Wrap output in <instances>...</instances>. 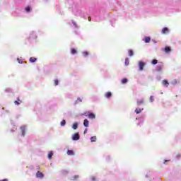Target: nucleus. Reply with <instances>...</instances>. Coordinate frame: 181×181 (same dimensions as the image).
<instances>
[{
    "label": "nucleus",
    "mask_w": 181,
    "mask_h": 181,
    "mask_svg": "<svg viewBox=\"0 0 181 181\" xmlns=\"http://www.w3.org/2000/svg\"><path fill=\"white\" fill-rule=\"evenodd\" d=\"M163 69V63H160V64H158V65H157L156 69V71L157 72H162Z\"/></svg>",
    "instance_id": "obj_1"
},
{
    "label": "nucleus",
    "mask_w": 181,
    "mask_h": 181,
    "mask_svg": "<svg viewBox=\"0 0 181 181\" xmlns=\"http://www.w3.org/2000/svg\"><path fill=\"white\" fill-rule=\"evenodd\" d=\"M73 141H78L80 139V135L78 133H75L74 135L72 136Z\"/></svg>",
    "instance_id": "obj_2"
},
{
    "label": "nucleus",
    "mask_w": 181,
    "mask_h": 181,
    "mask_svg": "<svg viewBox=\"0 0 181 181\" xmlns=\"http://www.w3.org/2000/svg\"><path fill=\"white\" fill-rule=\"evenodd\" d=\"M139 70H140V71H142L143 69L144 68L145 63L143 62H141V61H140V62H139Z\"/></svg>",
    "instance_id": "obj_3"
},
{
    "label": "nucleus",
    "mask_w": 181,
    "mask_h": 181,
    "mask_svg": "<svg viewBox=\"0 0 181 181\" xmlns=\"http://www.w3.org/2000/svg\"><path fill=\"white\" fill-rule=\"evenodd\" d=\"M36 177H37V178L42 179L43 177H44V175H43V174L42 173V172L37 171V174H36Z\"/></svg>",
    "instance_id": "obj_4"
},
{
    "label": "nucleus",
    "mask_w": 181,
    "mask_h": 181,
    "mask_svg": "<svg viewBox=\"0 0 181 181\" xmlns=\"http://www.w3.org/2000/svg\"><path fill=\"white\" fill-rule=\"evenodd\" d=\"M169 33V29L168 28H164L161 30V33L163 35L168 34Z\"/></svg>",
    "instance_id": "obj_5"
},
{
    "label": "nucleus",
    "mask_w": 181,
    "mask_h": 181,
    "mask_svg": "<svg viewBox=\"0 0 181 181\" xmlns=\"http://www.w3.org/2000/svg\"><path fill=\"white\" fill-rule=\"evenodd\" d=\"M88 118L90 119H94L95 118V115L94 113H90L88 115Z\"/></svg>",
    "instance_id": "obj_6"
},
{
    "label": "nucleus",
    "mask_w": 181,
    "mask_h": 181,
    "mask_svg": "<svg viewBox=\"0 0 181 181\" xmlns=\"http://www.w3.org/2000/svg\"><path fill=\"white\" fill-rule=\"evenodd\" d=\"M21 133H22L23 136H25V126L21 127Z\"/></svg>",
    "instance_id": "obj_7"
},
{
    "label": "nucleus",
    "mask_w": 181,
    "mask_h": 181,
    "mask_svg": "<svg viewBox=\"0 0 181 181\" xmlns=\"http://www.w3.org/2000/svg\"><path fill=\"white\" fill-rule=\"evenodd\" d=\"M164 52L170 53L171 52L170 47H165V48H164Z\"/></svg>",
    "instance_id": "obj_8"
},
{
    "label": "nucleus",
    "mask_w": 181,
    "mask_h": 181,
    "mask_svg": "<svg viewBox=\"0 0 181 181\" xmlns=\"http://www.w3.org/2000/svg\"><path fill=\"white\" fill-rule=\"evenodd\" d=\"M144 42H145V43H150L151 37H146L145 38H144Z\"/></svg>",
    "instance_id": "obj_9"
},
{
    "label": "nucleus",
    "mask_w": 181,
    "mask_h": 181,
    "mask_svg": "<svg viewBox=\"0 0 181 181\" xmlns=\"http://www.w3.org/2000/svg\"><path fill=\"white\" fill-rule=\"evenodd\" d=\"M162 84L163 86L168 87L169 82L168 81V80H163Z\"/></svg>",
    "instance_id": "obj_10"
},
{
    "label": "nucleus",
    "mask_w": 181,
    "mask_h": 181,
    "mask_svg": "<svg viewBox=\"0 0 181 181\" xmlns=\"http://www.w3.org/2000/svg\"><path fill=\"white\" fill-rule=\"evenodd\" d=\"M83 126L85 127H89V121L87 119H84L83 121Z\"/></svg>",
    "instance_id": "obj_11"
},
{
    "label": "nucleus",
    "mask_w": 181,
    "mask_h": 181,
    "mask_svg": "<svg viewBox=\"0 0 181 181\" xmlns=\"http://www.w3.org/2000/svg\"><path fill=\"white\" fill-rule=\"evenodd\" d=\"M144 103V100H143V99L137 100V106H140Z\"/></svg>",
    "instance_id": "obj_12"
},
{
    "label": "nucleus",
    "mask_w": 181,
    "mask_h": 181,
    "mask_svg": "<svg viewBox=\"0 0 181 181\" xmlns=\"http://www.w3.org/2000/svg\"><path fill=\"white\" fill-rule=\"evenodd\" d=\"M105 98H110V97H112V93H110V92H107V93H105Z\"/></svg>",
    "instance_id": "obj_13"
},
{
    "label": "nucleus",
    "mask_w": 181,
    "mask_h": 181,
    "mask_svg": "<svg viewBox=\"0 0 181 181\" xmlns=\"http://www.w3.org/2000/svg\"><path fill=\"white\" fill-rule=\"evenodd\" d=\"M67 155L69 156H74V152L72 150H67Z\"/></svg>",
    "instance_id": "obj_14"
},
{
    "label": "nucleus",
    "mask_w": 181,
    "mask_h": 181,
    "mask_svg": "<svg viewBox=\"0 0 181 181\" xmlns=\"http://www.w3.org/2000/svg\"><path fill=\"white\" fill-rule=\"evenodd\" d=\"M97 141V136H93L90 137V142H95Z\"/></svg>",
    "instance_id": "obj_15"
},
{
    "label": "nucleus",
    "mask_w": 181,
    "mask_h": 181,
    "mask_svg": "<svg viewBox=\"0 0 181 181\" xmlns=\"http://www.w3.org/2000/svg\"><path fill=\"white\" fill-rule=\"evenodd\" d=\"M72 128L73 129L76 130L78 128V123L75 122L74 124H73Z\"/></svg>",
    "instance_id": "obj_16"
},
{
    "label": "nucleus",
    "mask_w": 181,
    "mask_h": 181,
    "mask_svg": "<svg viewBox=\"0 0 181 181\" xmlns=\"http://www.w3.org/2000/svg\"><path fill=\"white\" fill-rule=\"evenodd\" d=\"M36 60H37V59H36V58H34V57H31V58L29 59V62H32V63L35 62Z\"/></svg>",
    "instance_id": "obj_17"
},
{
    "label": "nucleus",
    "mask_w": 181,
    "mask_h": 181,
    "mask_svg": "<svg viewBox=\"0 0 181 181\" xmlns=\"http://www.w3.org/2000/svg\"><path fill=\"white\" fill-rule=\"evenodd\" d=\"M141 111H143V109H136V110H134L137 115L140 114Z\"/></svg>",
    "instance_id": "obj_18"
},
{
    "label": "nucleus",
    "mask_w": 181,
    "mask_h": 181,
    "mask_svg": "<svg viewBox=\"0 0 181 181\" xmlns=\"http://www.w3.org/2000/svg\"><path fill=\"white\" fill-rule=\"evenodd\" d=\"M129 59L126 58L125 59V66H129Z\"/></svg>",
    "instance_id": "obj_19"
},
{
    "label": "nucleus",
    "mask_w": 181,
    "mask_h": 181,
    "mask_svg": "<svg viewBox=\"0 0 181 181\" xmlns=\"http://www.w3.org/2000/svg\"><path fill=\"white\" fill-rule=\"evenodd\" d=\"M52 156H53V152L51 151V152H49V153L48 154L47 158H48L49 159H51Z\"/></svg>",
    "instance_id": "obj_20"
},
{
    "label": "nucleus",
    "mask_w": 181,
    "mask_h": 181,
    "mask_svg": "<svg viewBox=\"0 0 181 181\" xmlns=\"http://www.w3.org/2000/svg\"><path fill=\"white\" fill-rule=\"evenodd\" d=\"M127 81H128V80L124 78H123V79L122 80V84H125V83H127Z\"/></svg>",
    "instance_id": "obj_21"
},
{
    "label": "nucleus",
    "mask_w": 181,
    "mask_h": 181,
    "mask_svg": "<svg viewBox=\"0 0 181 181\" xmlns=\"http://www.w3.org/2000/svg\"><path fill=\"white\" fill-rule=\"evenodd\" d=\"M151 63H152L153 65H155V64H158V60L157 59H153Z\"/></svg>",
    "instance_id": "obj_22"
},
{
    "label": "nucleus",
    "mask_w": 181,
    "mask_h": 181,
    "mask_svg": "<svg viewBox=\"0 0 181 181\" xmlns=\"http://www.w3.org/2000/svg\"><path fill=\"white\" fill-rule=\"evenodd\" d=\"M76 53H77L76 49H71V54H76Z\"/></svg>",
    "instance_id": "obj_23"
},
{
    "label": "nucleus",
    "mask_w": 181,
    "mask_h": 181,
    "mask_svg": "<svg viewBox=\"0 0 181 181\" xmlns=\"http://www.w3.org/2000/svg\"><path fill=\"white\" fill-rule=\"evenodd\" d=\"M134 55V52L132 50H129V56L132 57Z\"/></svg>",
    "instance_id": "obj_24"
},
{
    "label": "nucleus",
    "mask_w": 181,
    "mask_h": 181,
    "mask_svg": "<svg viewBox=\"0 0 181 181\" xmlns=\"http://www.w3.org/2000/svg\"><path fill=\"white\" fill-rule=\"evenodd\" d=\"M82 54H83L84 57H86L87 56H88L89 53L88 52H83Z\"/></svg>",
    "instance_id": "obj_25"
},
{
    "label": "nucleus",
    "mask_w": 181,
    "mask_h": 181,
    "mask_svg": "<svg viewBox=\"0 0 181 181\" xmlns=\"http://www.w3.org/2000/svg\"><path fill=\"white\" fill-rule=\"evenodd\" d=\"M65 124H66V120H62V122H61V126L64 127Z\"/></svg>",
    "instance_id": "obj_26"
},
{
    "label": "nucleus",
    "mask_w": 181,
    "mask_h": 181,
    "mask_svg": "<svg viewBox=\"0 0 181 181\" xmlns=\"http://www.w3.org/2000/svg\"><path fill=\"white\" fill-rule=\"evenodd\" d=\"M81 102V99L80 98H78V99H76L75 104H78V103Z\"/></svg>",
    "instance_id": "obj_27"
},
{
    "label": "nucleus",
    "mask_w": 181,
    "mask_h": 181,
    "mask_svg": "<svg viewBox=\"0 0 181 181\" xmlns=\"http://www.w3.org/2000/svg\"><path fill=\"white\" fill-rule=\"evenodd\" d=\"M149 101H151V103L154 101V98L153 95H151V98H149Z\"/></svg>",
    "instance_id": "obj_28"
},
{
    "label": "nucleus",
    "mask_w": 181,
    "mask_h": 181,
    "mask_svg": "<svg viewBox=\"0 0 181 181\" xmlns=\"http://www.w3.org/2000/svg\"><path fill=\"white\" fill-rule=\"evenodd\" d=\"M25 11H26V12H30V6L26 7Z\"/></svg>",
    "instance_id": "obj_29"
},
{
    "label": "nucleus",
    "mask_w": 181,
    "mask_h": 181,
    "mask_svg": "<svg viewBox=\"0 0 181 181\" xmlns=\"http://www.w3.org/2000/svg\"><path fill=\"white\" fill-rule=\"evenodd\" d=\"M54 85H55V86L59 85V81L58 80L54 81Z\"/></svg>",
    "instance_id": "obj_30"
},
{
    "label": "nucleus",
    "mask_w": 181,
    "mask_h": 181,
    "mask_svg": "<svg viewBox=\"0 0 181 181\" xmlns=\"http://www.w3.org/2000/svg\"><path fill=\"white\" fill-rule=\"evenodd\" d=\"M14 104H16V105H19V104H21V103H19L18 100L14 101Z\"/></svg>",
    "instance_id": "obj_31"
},
{
    "label": "nucleus",
    "mask_w": 181,
    "mask_h": 181,
    "mask_svg": "<svg viewBox=\"0 0 181 181\" xmlns=\"http://www.w3.org/2000/svg\"><path fill=\"white\" fill-rule=\"evenodd\" d=\"M17 62H18L19 64H22V60L19 58L17 59Z\"/></svg>",
    "instance_id": "obj_32"
},
{
    "label": "nucleus",
    "mask_w": 181,
    "mask_h": 181,
    "mask_svg": "<svg viewBox=\"0 0 181 181\" xmlns=\"http://www.w3.org/2000/svg\"><path fill=\"white\" fill-rule=\"evenodd\" d=\"M88 21L89 22H90V21H91V17H88Z\"/></svg>",
    "instance_id": "obj_33"
},
{
    "label": "nucleus",
    "mask_w": 181,
    "mask_h": 181,
    "mask_svg": "<svg viewBox=\"0 0 181 181\" xmlns=\"http://www.w3.org/2000/svg\"><path fill=\"white\" fill-rule=\"evenodd\" d=\"M78 175H75V177H74V180H77V179H78Z\"/></svg>",
    "instance_id": "obj_34"
},
{
    "label": "nucleus",
    "mask_w": 181,
    "mask_h": 181,
    "mask_svg": "<svg viewBox=\"0 0 181 181\" xmlns=\"http://www.w3.org/2000/svg\"><path fill=\"white\" fill-rule=\"evenodd\" d=\"M87 133V129H85L84 130V134H86Z\"/></svg>",
    "instance_id": "obj_35"
},
{
    "label": "nucleus",
    "mask_w": 181,
    "mask_h": 181,
    "mask_svg": "<svg viewBox=\"0 0 181 181\" xmlns=\"http://www.w3.org/2000/svg\"><path fill=\"white\" fill-rule=\"evenodd\" d=\"M92 180H93V181H95V177H92Z\"/></svg>",
    "instance_id": "obj_36"
},
{
    "label": "nucleus",
    "mask_w": 181,
    "mask_h": 181,
    "mask_svg": "<svg viewBox=\"0 0 181 181\" xmlns=\"http://www.w3.org/2000/svg\"><path fill=\"white\" fill-rule=\"evenodd\" d=\"M0 181H8V179H3L2 180Z\"/></svg>",
    "instance_id": "obj_37"
},
{
    "label": "nucleus",
    "mask_w": 181,
    "mask_h": 181,
    "mask_svg": "<svg viewBox=\"0 0 181 181\" xmlns=\"http://www.w3.org/2000/svg\"><path fill=\"white\" fill-rule=\"evenodd\" d=\"M73 25H76V24L74 22H72Z\"/></svg>",
    "instance_id": "obj_38"
},
{
    "label": "nucleus",
    "mask_w": 181,
    "mask_h": 181,
    "mask_svg": "<svg viewBox=\"0 0 181 181\" xmlns=\"http://www.w3.org/2000/svg\"><path fill=\"white\" fill-rule=\"evenodd\" d=\"M18 101H20V103H21V100H19V99H18Z\"/></svg>",
    "instance_id": "obj_39"
}]
</instances>
